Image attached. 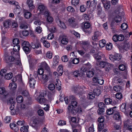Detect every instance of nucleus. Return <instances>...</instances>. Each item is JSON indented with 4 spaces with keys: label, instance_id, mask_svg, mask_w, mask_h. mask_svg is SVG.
Listing matches in <instances>:
<instances>
[{
    "label": "nucleus",
    "instance_id": "35",
    "mask_svg": "<svg viewBox=\"0 0 132 132\" xmlns=\"http://www.w3.org/2000/svg\"><path fill=\"white\" fill-rule=\"evenodd\" d=\"M124 127L127 130H129L132 131V125H128L126 124H125Z\"/></svg>",
    "mask_w": 132,
    "mask_h": 132
},
{
    "label": "nucleus",
    "instance_id": "61",
    "mask_svg": "<svg viewBox=\"0 0 132 132\" xmlns=\"http://www.w3.org/2000/svg\"><path fill=\"white\" fill-rule=\"evenodd\" d=\"M85 29H88L90 27V24L89 22H85L84 24Z\"/></svg>",
    "mask_w": 132,
    "mask_h": 132
},
{
    "label": "nucleus",
    "instance_id": "41",
    "mask_svg": "<svg viewBox=\"0 0 132 132\" xmlns=\"http://www.w3.org/2000/svg\"><path fill=\"white\" fill-rule=\"evenodd\" d=\"M10 87H11V88L13 89H15L16 88L17 85L16 83L14 82H12V83H10L9 85Z\"/></svg>",
    "mask_w": 132,
    "mask_h": 132
},
{
    "label": "nucleus",
    "instance_id": "51",
    "mask_svg": "<svg viewBox=\"0 0 132 132\" xmlns=\"http://www.w3.org/2000/svg\"><path fill=\"white\" fill-rule=\"evenodd\" d=\"M46 56L49 59H51L52 57V53L51 51H48L47 52L46 54Z\"/></svg>",
    "mask_w": 132,
    "mask_h": 132
},
{
    "label": "nucleus",
    "instance_id": "2",
    "mask_svg": "<svg viewBox=\"0 0 132 132\" xmlns=\"http://www.w3.org/2000/svg\"><path fill=\"white\" fill-rule=\"evenodd\" d=\"M77 105V102L75 101H73L71 102L70 105L69 106L68 109L69 113L73 114L74 113V111H75L74 108Z\"/></svg>",
    "mask_w": 132,
    "mask_h": 132
},
{
    "label": "nucleus",
    "instance_id": "20",
    "mask_svg": "<svg viewBox=\"0 0 132 132\" xmlns=\"http://www.w3.org/2000/svg\"><path fill=\"white\" fill-rule=\"evenodd\" d=\"M44 38H43L40 39V41L43 43L44 46L46 48H48L50 46V43L47 41L45 40Z\"/></svg>",
    "mask_w": 132,
    "mask_h": 132
},
{
    "label": "nucleus",
    "instance_id": "46",
    "mask_svg": "<svg viewBox=\"0 0 132 132\" xmlns=\"http://www.w3.org/2000/svg\"><path fill=\"white\" fill-rule=\"evenodd\" d=\"M103 128V123H99L98 127V131H101V129Z\"/></svg>",
    "mask_w": 132,
    "mask_h": 132
},
{
    "label": "nucleus",
    "instance_id": "36",
    "mask_svg": "<svg viewBox=\"0 0 132 132\" xmlns=\"http://www.w3.org/2000/svg\"><path fill=\"white\" fill-rule=\"evenodd\" d=\"M94 74V72L91 70L87 71L86 73L87 76L89 78L91 77H93Z\"/></svg>",
    "mask_w": 132,
    "mask_h": 132
},
{
    "label": "nucleus",
    "instance_id": "38",
    "mask_svg": "<svg viewBox=\"0 0 132 132\" xmlns=\"http://www.w3.org/2000/svg\"><path fill=\"white\" fill-rule=\"evenodd\" d=\"M11 119V116H6L4 119V121L5 123H8L10 122Z\"/></svg>",
    "mask_w": 132,
    "mask_h": 132
},
{
    "label": "nucleus",
    "instance_id": "11",
    "mask_svg": "<svg viewBox=\"0 0 132 132\" xmlns=\"http://www.w3.org/2000/svg\"><path fill=\"white\" fill-rule=\"evenodd\" d=\"M26 3L30 10V11H31L35 7V6L33 4V1L31 0H27V1Z\"/></svg>",
    "mask_w": 132,
    "mask_h": 132
},
{
    "label": "nucleus",
    "instance_id": "44",
    "mask_svg": "<svg viewBox=\"0 0 132 132\" xmlns=\"http://www.w3.org/2000/svg\"><path fill=\"white\" fill-rule=\"evenodd\" d=\"M95 95L92 92H90L88 94L87 97L89 99H93L95 97Z\"/></svg>",
    "mask_w": 132,
    "mask_h": 132
},
{
    "label": "nucleus",
    "instance_id": "43",
    "mask_svg": "<svg viewBox=\"0 0 132 132\" xmlns=\"http://www.w3.org/2000/svg\"><path fill=\"white\" fill-rule=\"evenodd\" d=\"M121 125L120 124H115L114 125V127L116 130H119V132H120L121 129Z\"/></svg>",
    "mask_w": 132,
    "mask_h": 132
},
{
    "label": "nucleus",
    "instance_id": "54",
    "mask_svg": "<svg viewBox=\"0 0 132 132\" xmlns=\"http://www.w3.org/2000/svg\"><path fill=\"white\" fill-rule=\"evenodd\" d=\"M119 68L120 70L123 71L126 69V67L124 65L121 64L119 65Z\"/></svg>",
    "mask_w": 132,
    "mask_h": 132
},
{
    "label": "nucleus",
    "instance_id": "7",
    "mask_svg": "<svg viewBox=\"0 0 132 132\" xmlns=\"http://www.w3.org/2000/svg\"><path fill=\"white\" fill-rule=\"evenodd\" d=\"M37 100L41 104H43L46 102V99L44 97V94L41 93L37 97Z\"/></svg>",
    "mask_w": 132,
    "mask_h": 132
},
{
    "label": "nucleus",
    "instance_id": "1",
    "mask_svg": "<svg viewBox=\"0 0 132 132\" xmlns=\"http://www.w3.org/2000/svg\"><path fill=\"white\" fill-rule=\"evenodd\" d=\"M13 51L11 52L12 56H8L5 55V59L7 62L14 61L16 64L20 65L21 64L19 51L20 48V46L18 44L13 45Z\"/></svg>",
    "mask_w": 132,
    "mask_h": 132
},
{
    "label": "nucleus",
    "instance_id": "50",
    "mask_svg": "<svg viewBox=\"0 0 132 132\" xmlns=\"http://www.w3.org/2000/svg\"><path fill=\"white\" fill-rule=\"evenodd\" d=\"M112 47V44L111 43H109V44H107L106 46V49L107 50H111Z\"/></svg>",
    "mask_w": 132,
    "mask_h": 132
},
{
    "label": "nucleus",
    "instance_id": "10",
    "mask_svg": "<svg viewBox=\"0 0 132 132\" xmlns=\"http://www.w3.org/2000/svg\"><path fill=\"white\" fill-rule=\"evenodd\" d=\"M100 36V33L98 31L94 32L93 36L92 37V39L95 41H97L99 39V37Z\"/></svg>",
    "mask_w": 132,
    "mask_h": 132
},
{
    "label": "nucleus",
    "instance_id": "25",
    "mask_svg": "<svg viewBox=\"0 0 132 132\" xmlns=\"http://www.w3.org/2000/svg\"><path fill=\"white\" fill-rule=\"evenodd\" d=\"M110 64L108 63L106 61H101L100 63V65L101 68H104V67L108 68L107 66Z\"/></svg>",
    "mask_w": 132,
    "mask_h": 132
},
{
    "label": "nucleus",
    "instance_id": "39",
    "mask_svg": "<svg viewBox=\"0 0 132 132\" xmlns=\"http://www.w3.org/2000/svg\"><path fill=\"white\" fill-rule=\"evenodd\" d=\"M113 89L114 91L117 92L120 91L122 90L121 87L119 86H114L113 87Z\"/></svg>",
    "mask_w": 132,
    "mask_h": 132
},
{
    "label": "nucleus",
    "instance_id": "16",
    "mask_svg": "<svg viewBox=\"0 0 132 132\" xmlns=\"http://www.w3.org/2000/svg\"><path fill=\"white\" fill-rule=\"evenodd\" d=\"M93 80L95 82H97L100 85H102L104 82L103 79H99L97 77L95 76L93 78Z\"/></svg>",
    "mask_w": 132,
    "mask_h": 132
},
{
    "label": "nucleus",
    "instance_id": "18",
    "mask_svg": "<svg viewBox=\"0 0 132 132\" xmlns=\"http://www.w3.org/2000/svg\"><path fill=\"white\" fill-rule=\"evenodd\" d=\"M31 46L32 48H37L41 47V45L40 42L37 41L35 44L32 43L31 44Z\"/></svg>",
    "mask_w": 132,
    "mask_h": 132
},
{
    "label": "nucleus",
    "instance_id": "57",
    "mask_svg": "<svg viewBox=\"0 0 132 132\" xmlns=\"http://www.w3.org/2000/svg\"><path fill=\"white\" fill-rule=\"evenodd\" d=\"M115 60L119 61L121 58V55L118 54H116L115 55Z\"/></svg>",
    "mask_w": 132,
    "mask_h": 132
},
{
    "label": "nucleus",
    "instance_id": "63",
    "mask_svg": "<svg viewBox=\"0 0 132 132\" xmlns=\"http://www.w3.org/2000/svg\"><path fill=\"white\" fill-rule=\"evenodd\" d=\"M22 34L24 36H27L29 35V32L26 30H23L22 32Z\"/></svg>",
    "mask_w": 132,
    "mask_h": 132
},
{
    "label": "nucleus",
    "instance_id": "5",
    "mask_svg": "<svg viewBox=\"0 0 132 132\" xmlns=\"http://www.w3.org/2000/svg\"><path fill=\"white\" fill-rule=\"evenodd\" d=\"M52 78V74L51 72H47V74L43 75L42 77V79L44 82H47L48 80Z\"/></svg>",
    "mask_w": 132,
    "mask_h": 132
},
{
    "label": "nucleus",
    "instance_id": "31",
    "mask_svg": "<svg viewBox=\"0 0 132 132\" xmlns=\"http://www.w3.org/2000/svg\"><path fill=\"white\" fill-rule=\"evenodd\" d=\"M82 73L80 72V71H74L73 73V75L74 77H77L78 76H81L82 75Z\"/></svg>",
    "mask_w": 132,
    "mask_h": 132
},
{
    "label": "nucleus",
    "instance_id": "33",
    "mask_svg": "<svg viewBox=\"0 0 132 132\" xmlns=\"http://www.w3.org/2000/svg\"><path fill=\"white\" fill-rule=\"evenodd\" d=\"M105 103L106 104H111V105L113 104V102H112V100L109 98H106L104 100Z\"/></svg>",
    "mask_w": 132,
    "mask_h": 132
},
{
    "label": "nucleus",
    "instance_id": "34",
    "mask_svg": "<svg viewBox=\"0 0 132 132\" xmlns=\"http://www.w3.org/2000/svg\"><path fill=\"white\" fill-rule=\"evenodd\" d=\"M93 93L95 95L98 96L101 93V91L99 89H95L93 90Z\"/></svg>",
    "mask_w": 132,
    "mask_h": 132
},
{
    "label": "nucleus",
    "instance_id": "19",
    "mask_svg": "<svg viewBox=\"0 0 132 132\" xmlns=\"http://www.w3.org/2000/svg\"><path fill=\"white\" fill-rule=\"evenodd\" d=\"M57 22L61 28L64 29H66L67 27L63 22H62L59 19L57 20Z\"/></svg>",
    "mask_w": 132,
    "mask_h": 132
},
{
    "label": "nucleus",
    "instance_id": "17",
    "mask_svg": "<svg viewBox=\"0 0 132 132\" xmlns=\"http://www.w3.org/2000/svg\"><path fill=\"white\" fill-rule=\"evenodd\" d=\"M60 38H61V42L63 44H67L68 42V39L67 36L64 35L61 36H60Z\"/></svg>",
    "mask_w": 132,
    "mask_h": 132
},
{
    "label": "nucleus",
    "instance_id": "3",
    "mask_svg": "<svg viewBox=\"0 0 132 132\" xmlns=\"http://www.w3.org/2000/svg\"><path fill=\"white\" fill-rule=\"evenodd\" d=\"M22 47L26 54H28L30 53V45L28 42L26 41L23 42L22 44Z\"/></svg>",
    "mask_w": 132,
    "mask_h": 132
},
{
    "label": "nucleus",
    "instance_id": "21",
    "mask_svg": "<svg viewBox=\"0 0 132 132\" xmlns=\"http://www.w3.org/2000/svg\"><path fill=\"white\" fill-rule=\"evenodd\" d=\"M10 126L11 128L14 130L15 132H17L19 130V128L16 126V125L13 123H10Z\"/></svg>",
    "mask_w": 132,
    "mask_h": 132
},
{
    "label": "nucleus",
    "instance_id": "9",
    "mask_svg": "<svg viewBox=\"0 0 132 132\" xmlns=\"http://www.w3.org/2000/svg\"><path fill=\"white\" fill-rule=\"evenodd\" d=\"M47 9L46 6L42 3H40L38 5V9L40 13H43Z\"/></svg>",
    "mask_w": 132,
    "mask_h": 132
},
{
    "label": "nucleus",
    "instance_id": "28",
    "mask_svg": "<svg viewBox=\"0 0 132 132\" xmlns=\"http://www.w3.org/2000/svg\"><path fill=\"white\" fill-rule=\"evenodd\" d=\"M11 24V21L9 20H6L3 23L4 26L6 28H8Z\"/></svg>",
    "mask_w": 132,
    "mask_h": 132
},
{
    "label": "nucleus",
    "instance_id": "42",
    "mask_svg": "<svg viewBox=\"0 0 132 132\" xmlns=\"http://www.w3.org/2000/svg\"><path fill=\"white\" fill-rule=\"evenodd\" d=\"M18 26L17 22L15 21H13L12 22V27L13 28H17Z\"/></svg>",
    "mask_w": 132,
    "mask_h": 132
},
{
    "label": "nucleus",
    "instance_id": "24",
    "mask_svg": "<svg viewBox=\"0 0 132 132\" xmlns=\"http://www.w3.org/2000/svg\"><path fill=\"white\" fill-rule=\"evenodd\" d=\"M59 57L58 55H56L53 59V65L55 66L58 64Z\"/></svg>",
    "mask_w": 132,
    "mask_h": 132
},
{
    "label": "nucleus",
    "instance_id": "59",
    "mask_svg": "<svg viewBox=\"0 0 132 132\" xmlns=\"http://www.w3.org/2000/svg\"><path fill=\"white\" fill-rule=\"evenodd\" d=\"M48 88L49 89L52 90H53L54 89L55 86L54 84H51L49 85Z\"/></svg>",
    "mask_w": 132,
    "mask_h": 132
},
{
    "label": "nucleus",
    "instance_id": "64",
    "mask_svg": "<svg viewBox=\"0 0 132 132\" xmlns=\"http://www.w3.org/2000/svg\"><path fill=\"white\" fill-rule=\"evenodd\" d=\"M121 28L123 30H125L128 27L127 24L125 23H123L121 26Z\"/></svg>",
    "mask_w": 132,
    "mask_h": 132
},
{
    "label": "nucleus",
    "instance_id": "48",
    "mask_svg": "<svg viewBox=\"0 0 132 132\" xmlns=\"http://www.w3.org/2000/svg\"><path fill=\"white\" fill-rule=\"evenodd\" d=\"M71 62L74 64H77L79 62V59L78 58L73 59Z\"/></svg>",
    "mask_w": 132,
    "mask_h": 132
},
{
    "label": "nucleus",
    "instance_id": "58",
    "mask_svg": "<svg viewBox=\"0 0 132 132\" xmlns=\"http://www.w3.org/2000/svg\"><path fill=\"white\" fill-rule=\"evenodd\" d=\"M79 0H72L71 3L72 5H76L79 3Z\"/></svg>",
    "mask_w": 132,
    "mask_h": 132
},
{
    "label": "nucleus",
    "instance_id": "60",
    "mask_svg": "<svg viewBox=\"0 0 132 132\" xmlns=\"http://www.w3.org/2000/svg\"><path fill=\"white\" fill-rule=\"evenodd\" d=\"M67 10L69 12H74L75 10L71 6L68 7L67 8Z\"/></svg>",
    "mask_w": 132,
    "mask_h": 132
},
{
    "label": "nucleus",
    "instance_id": "49",
    "mask_svg": "<svg viewBox=\"0 0 132 132\" xmlns=\"http://www.w3.org/2000/svg\"><path fill=\"white\" fill-rule=\"evenodd\" d=\"M116 97L117 99L120 100L122 98V93H118L116 95Z\"/></svg>",
    "mask_w": 132,
    "mask_h": 132
},
{
    "label": "nucleus",
    "instance_id": "47",
    "mask_svg": "<svg viewBox=\"0 0 132 132\" xmlns=\"http://www.w3.org/2000/svg\"><path fill=\"white\" fill-rule=\"evenodd\" d=\"M19 40L17 38H15L13 40V45H17L19 44Z\"/></svg>",
    "mask_w": 132,
    "mask_h": 132
},
{
    "label": "nucleus",
    "instance_id": "53",
    "mask_svg": "<svg viewBox=\"0 0 132 132\" xmlns=\"http://www.w3.org/2000/svg\"><path fill=\"white\" fill-rule=\"evenodd\" d=\"M66 123V121L63 120H60L58 123V125L60 126H62L65 125Z\"/></svg>",
    "mask_w": 132,
    "mask_h": 132
},
{
    "label": "nucleus",
    "instance_id": "32",
    "mask_svg": "<svg viewBox=\"0 0 132 132\" xmlns=\"http://www.w3.org/2000/svg\"><path fill=\"white\" fill-rule=\"evenodd\" d=\"M13 77V74L11 73H9L6 74L4 76V78L7 80H9L11 79Z\"/></svg>",
    "mask_w": 132,
    "mask_h": 132
},
{
    "label": "nucleus",
    "instance_id": "55",
    "mask_svg": "<svg viewBox=\"0 0 132 132\" xmlns=\"http://www.w3.org/2000/svg\"><path fill=\"white\" fill-rule=\"evenodd\" d=\"M61 59L62 61L64 62H67L68 60V59L67 56L66 55L62 56Z\"/></svg>",
    "mask_w": 132,
    "mask_h": 132
},
{
    "label": "nucleus",
    "instance_id": "26",
    "mask_svg": "<svg viewBox=\"0 0 132 132\" xmlns=\"http://www.w3.org/2000/svg\"><path fill=\"white\" fill-rule=\"evenodd\" d=\"M80 127V126L79 125H72L73 132H80L78 129Z\"/></svg>",
    "mask_w": 132,
    "mask_h": 132
},
{
    "label": "nucleus",
    "instance_id": "27",
    "mask_svg": "<svg viewBox=\"0 0 132 132\" xmlns=\"http://www.w3.org/2000/svg\"><path fill=\"white\" fill-rule=\"evenodd\" d=\"M36 81L33 78H31L29 80V84L30 85V87L32 88H34V86L36 83Z\"/></svg>",
    "mask_w": 132,
    "mask_h": 132
},
{
    "label": "nucleus",
    "instance_id": "15",
    "mask_svg": "<svg viewBox=\"0 0 132 132\" xmlns=\"http://www.w3.org/2000/svg\"><path fill=\"white\" fill-rule=\"evenodd\" d=\"M94 57L95 59L97 60L101 59V58L104 57V56L102 53L98 52V53L94 55Z\"/></svg>",
    "mask_w": 132,
    "mask_h": 132
},
{
    "label": "nucleus",
    "instance_id": "8",
    "mask_svg": "<svg viewBox=\"0 0 132 132\" xmlns=\"http://www.w3.org/2000/svg\"><path fill=\"white\" fill-rule=\"evenodd\" d=\"M39 122V119L38 117L34 118L32 120L30 123V125L33 127L36 128Z\"/></svg>",
    "mask_w": 132,
    "mask_h": 132
},
{
    "label": "nucleus",
    "instance_id": "37",
    "mask_svg": "<svg viewBox=\"0 0 132 132\" xmlns=\"http://www.w3.org/2000/svg\"><path fill=\"white\" fill-rule=\"evenodd\" d=\"M23 100L22 97L21 95L18 96L16 98L17 102L19 103H21L23 102Z\"/></svg>",
    "mask_w": 132,
    "mask_h": 132
},
{
    "label": "nucleus",
    "instance_id": "6",
    "mask_svg": "<svg viewBox=\"0 0 132 132\" xmlns=\"http://www.w3.org/2000/svg\"><path fill=\"white\" fill-rule=\"evenodd\" d=\"M98 106L99 108L97 111V112L98 114L101 115L104 111V108L105 105L103 102L99 103Z\"/></svg>",
    "mask_w": 132,
    "mask_h": 132
},
{
    "label": "nucleus",
    "instance_id": "23",
    "mask_svg": "<svg viewBox=\"0 0 132 132\" xmlns=\"http://www.w3.org/2000/svg\"><path fill=\"white\" fill-rule=\"evenodd\" d=\"M126 104L125 103H123L121 105L120 107L121 111L125 114L127 113V109L126 108Z\"/></svg>",
    "mask_w": 132,
    "mask_h": 132
},
{
    "label": "nucleus",
    "instance_id": "52",
    "mask_svg": "<svg viewBox=\"0 0 132 132\" xmlns=\"http://www.w3.org/2000/svg\"><path fill=\"white\" fill-rule=\"evenodd\" d=\"M114 20L117 23H118L121 21V17L120 16L118 15L114 18Z\"/></svg>",
    "mask_w": 132,
    "mask_h": 132
},
{
    "label": "nucleus",
    "instance_id": "56",
    "mask_svg": "<svg viewBox=\"0 0 132 132\" xmlns=\"http://www.w3.org/2000/svg\"><path fill=\"white\" fill-rule=\"evenodd\" d=\"M44 70L41 67L39 68L38 70V73L40 75H42L44 73Z\"/></svg>",
    "mask_w": 132,
    "mask_h": 132
},
{
    "label": "nucleus",
    "instance_id": "30",
    "mask_svg": "<svg viewBox=\"0 0 132 132\" xmlns=\"http://www.w3.org/2000/svg\"><path fill=\"white\" fill-rule=\"evenodd\" d=\"M29 126L27 125V126H23L20 129V130L21 132H28Z\"/></svg>",
    "mask_w": 132,
    "mask_h": 132
},
{
    "label": "nucleus",
    "instance_id": "14",
    "mask_svg": "<svg viewBox=\"0 0 132 132\" xmlns=\"http://www.w3.org/2000/svg\"><path fill=\"white\" fill-rule=\"evenodd\" d=\"M116 106H114L112 108H110L108 109L106 111V114L109 115L112 114L113 113L114 114L116 111Z\"/></svg>",
    "mask_w": 132,
    "mask_h": 132
},
{
    "label": "nucleus",
    "instance_id": "40",
    "mask_svg": "<svg viewBox=\"0 0 132 132\" xmlns=\"http://www.w3.org/2000/svg\"><path fill=\"white\" fill-rule=\"evenodd\" d=\"M24 16L26 19H29L31 16V14L29 12H25L24 13Z\"/></svg>",
    "mask_w": 132,
    "mask_h": 132
},
{
    "label": "nucleus",
    "instance_id": "45",
    "mask_svg": "<svg viewBox=\"0 0 132 132\" xmlns=\"http://www.w3.org/2000/svg\"><path fill=\"white\" fill-rule=\"evenodd\" d=\"M81 43L83 47L84 48V47H87L89 45V43L87 41H82Z\"/></svg>",
    "mask_w": 132,
    "mask_h": 132
},
{
    "label": "nucleus",
    "instance_id": "12",
    "mask_svg": "<svg viewBox=\"0 0 132 132\" xmlns=\"http://www.w3.org/2000/svg\"><path fill=\"white\" fill-rule=\"evenodd\" d=\"M70 25L72 27H75L76 26L77 23L75 19L73 18H69L68 20Z\"/></svg>",
    "mask_w": 132,
    "mask_h": 132
},
{
    "label": "nucleus",
    "instance_id": "13",
    "mask_svg": "<svg viewBox=\"0 0 132 132\" xmlns=\"http://www.w3.org/2000/svg\"><path fill=\"white\" fill-rule=\"evenodd\" d=\"M40 67L43 69H45L48 72H51L50 68L47 64L45 62H44L41 63L40 64Z\"/></svg>",
    "mask_w": 132,
    "mask_h": 132
},
{
    "label": "nucleus",
    "instance_id": "22",
    "mask_svg": "<svg viewBox=\"0 0 132 132\" xmlns=\"http://www.w3.org/2000/svg\"><path fill=\"white\" fill-rule=\"evenodd\" d=\"M113 118L116 120H120L121 118L120 113L116 110V111L114 113Z\"/></svg>",
    "mask_w": 132,
    "mask_h": 132
},
{
    "label": "nucleus",
    "instance_id": "62",
    "mask_svg": "<svg viewBox=\"0 0 132 132\" xmlns=\"http://www.w3.org/2000/svg\"><path fill=\"white\" fill-rule=\"evenodd\" d=\"M82 17L84 19V20L85 21H88L89 20V17L86 14H83Z\"/></svg>",
    "mask_w": 132,
    "mask_h": 132
},
{
    "label": "nucleus",
    "instance_id": "4",
    "mask_svg": "<svg viewBox=\"0 0 132 132\" xmlns=\"http://www.w3.org/2000/svg\"><path fill=\"white\" fill-rule=\"evenodd\" d=\"M112 39L115 42H117L118 41H122L124 39V35L122 34L119 35H115L113 36Z\"/></svg>",
    "mask_w": 132,
    "mask_h": 132
},
{
    "label": "nucleus",
    "instance_id": "29",
    "mask_svg": "<svg viewBox=\"0 0 132 132\" xmlns=\"http://www.w3.org/2000/svg\"><path fill=\"white\" fill-rule=\"evenodd\" d=\"M106 44V41L104 39H102V40L100 41L99 42V46L101 48H102L104 47L105 46Z\"/></svg>",
    "mask_w": 132,
    "mask_h": 132
}]
</instances>
